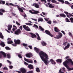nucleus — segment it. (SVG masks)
I'll return each instance as SVG.
<instances>
[{
	"instance_id": "nucleus-28",
	"label": "nucleus",
	"mask_w": 73,
	"mask_h": 73,
	"mask_svg": "<svg viewBox=\"0 0 73 73\" xmlns=\"http://www.w3.org/2000/svg\"><path fill=\"white\" fill-rule=\"evenodd\" d=\"M0 45L3 47H4V46H5V44L4 42H1L0 44Z\"/></svg>"
},
{
	"instance_id": "nucleus-26",
	"label": "nucleus",
	"mask_w": 73,
	"mask_h": 73,
	"mask_svg": "<svg viewBox=\"0 0 73 73\" xmlns=\"http://www.w3.org/2000/svg\"><path fill=\"white\" fill-rule=\"evenodd\" d=\"M60 16H61V17H66V15H65L64 14L62 13V14H60Z\"/></svg>"
},
{
	"instance_id": "nucleus-10",
	"label": "nucleus",
	"mask_w": 73,
	"mask_h": 73,
	"mask_svg": "<svg viewBox=\"0 0 73 73\" xmlns=\"http://www.w3.org/2000/svg\"><path fill=\"white\" fill-rule=\"evenodd\" d=\"M21 32L20 31V30L19 29H18L16 31H15V33H14V34L15 35H19L20 33H21Z\"/></svg>"
},
{
	"instance_id": "nucleus-7",
	"label": "nucleus",
	"mask_w": 73,
	"mask_h": 73,
	"mask_svg": "<svg viewBox=\"0 0 73 73\" xmlns=\"http://www.w3.org/2000/svg\"><path fill=\"white\" fill-rule=\"evenodd\" d=\"M62 36V34L60 33H59L58 35H57L56 37L57 39H59L61 38Z\"/></svg>"
},
{
	"instance_id": "nucleus-38",
	"label": "nucleus",
	"mask_w": 73,
	"mask_h": 73,
	"mask_svg": "<svg viewBox=\"0 0 73 73\" xmlns=\"http://www.w3.org/2000/svg\"><path fill=\"white\" fill-rule=\"evenodd\" d=\"M36 71L37 72H40V69L38 68H36Z\"/></svg>"
},
{
	"instance_id": "nucleus-6",
	"label": "nucleus",
	"mask_w": 73,
	"mask_h": 73,
	"mask_svg": "<svg viewBox=\"0 0 73 73\" xmlns=\"http://www.w3.org/2000/svg\"><path fill=\"white\" fill-rule=\"evenodd\" d=\"M29 12L32 13V14H37L39 13V11H35L34 10H29Z\"/></svg>"
},
{
	"instance_id": "nucleus-23",
	"label": "nucleus",
	"mask_w": 73,
	"mask_h": 73,
	"mask_svg": "<svg viewBox=\"0 0 73 73\" xmlns=\"http://www.w3.org/2000/svg\"><path fill=\"white\" fill-rule=\"evenodd\" d=\"M36 35H37V39L38 40H41V38H40V36H39V35H38V34L37 33H36Z\"/></svg>"
},
{
	"instance_id": "nucleus-32",
	"label": "nucleus",
	"mask_w": 73,
	"mask_h": 73,
	"mask_svg": "<svg viewBox=\"0 0 73 73\" xmlns=\"http://www.w3.org/2000/svg\"><path fill=\"white\" fill-rule=\"evenodd\" d=\"M39 29H40L41 31H44V29L41 27V26H39Z\"/></svg>"
},
{
	"instance_id": "nucleus-34",
	"label": "nucleus",
	"mask_w": 73,
	"mask_h": 73,
	"mask_svg": "<svg viewBox=\"0 0 73 73\" xmlns=\"http://www.w3.org/2000/svg\"><path fill=\"white\" fill-rule=\"evenodd\" d=\"M70 22L72 23H73V18L72 17V18H70Z\"/></svg>"
},
{
	"instance_id": "nucleus-18",
	"label": "nucleus",
	"mask_w": 73,
	"mask_h": 73,
	"mask_svg": "<svg viewBox=\"0 0 73 73\" xmlns=\"http://www.w3.org/2000/svg\"><path fill=\"white\" fill-rule=\"evenodd\" d=\"M5 11L3 9H0V15H3V12H4Z\"/></svg>"
},
{
	"instance_id": "nucleus-12",
	"label": "nucleus",
	"mask_w": 73,
	"mask_h": 73,
	"mask_svg": "<svg viewBox=\"0 0 73 73\" xmlns=\"http://www.w3.org/2000/svg\"><path fill=\"white\" fill-rule=\"evenodd\" d=\"M31 56H33L32 54L31 53H28L26 55V57L28 58H31Z\"/></svg>"
},
{
	"instance_id": "nucleus-4",
	"label": "nucleus",
	"mask_w": 73,
	"mask_h": 73,
	"mask_svg": "<svg viewBox=\"0 0 73 73\" xmlns=\"http://www.w3.org/2000/svg\"><path fill=\"white\" fill-rule=\"evenodd\" d=\"M14 41L15 42V44H13L12 45H13L14 46H16L17 44H20V42H21L20 40L19 39H18L17 40L15 39L14 40Z\"/></svg>"
},
{
	"instance_id": "nucleus-47",
	"label": "nucleus",
	"mask_w": 73,
	"mask_h": 73,
	"mask_svg": "<svg viewBox=\"0 0 73 73\" xmlns=\"http://www.w3.org/2000/svg\"><path fill=\"white\" fill-rule=\"evenodd\" d=\"M16 24L18 25H20V23H19L17 22V21H16Z\"/></svg>"
},
{
	"instance_id": "nucleus-62",
	"label": "nucleus",
	"mask_w": 73,
	"mask_h": 73,
	"mask_svg": "<svg viewBox=\"0 0 73 73\" xmlns=\"http://www.w3.org/2000/svg\"><path fill=\"white\" fill-rule=\"evenodd\" d=\"M28 46L29 47L30 49H32L31 46Z\"/></svg>"
},
{
	"instance_id": "nucleus-14",
	"label": "nucleus",
	"mask_w": 73,
	"mask_h": 73,
	"mask_svg": "<svg viewBox=\"0 0 73 73\" xmlns=\"http://www.w3.org/2000/svg\"><path fill=\"white\" fill-rule=\"evenodd\" d=\"M48 7L50 8H53L54 6L52 4H50V3H48Z\"/></svg>"
},
{
	"instance_id": "nucleus-15",
	"label": "nucleus",
	"mask_w": 73,
	"mask_h": 73,
	"mask_svg": "<svg viewBox=\"0 0 73 73\" xmlns=\"http://www.w3.org/2000/svg\"><path fill=\"white\" fill-rule=\"evenodd\" d=\"M69 47H70V44L68 43L67 44V46L64 48V50H66V49H68Z\"/></svg>"
},
{
	"instance_id": "nucleus-49",
	"label": "nucleus",
	"mask_w": 73,
	"mask_h": 73,
	"mask_svg": "<svg viewBox=\"0 0 73 73\" xmlns=\"http://www.w3.org/2000/svg\"><path fill=\"white\" fill-rule=\"evenodd\" d=\"M1 4H5V1H1Z\"/></svg>"
},
{
	"instance_id": "nucleus-22",
	"label": "nucleus",
	"mask_w": 73,
	"mask_h": 73,
	"mask_svg": "<svg viewBox=\"0 0 73 73\" xmlns=\"http://www.w3.org/2000/svg\"><path fill=\"white\" fill-rule=\"evenodd\" d=\"M30 34L31 35V37H32V38H34V37H36V35L31 33H30Z\"/></svg>"
},
{
	"instance_id": "nucleus-33",
	"label": "nucleus",
	"mask_w": 73,
	"mask_h": 73,
	"mask_svg": "<svg viewBox=\"0 0 73 73\" xmlns=\"http://www.w3.org/2000/svg\"><path fill=\"white\" fill-rule=\"evenodd\" d=\"M0 37L1 38H4V36H3V35L2 34V33L0 32Z\"/></svg>"
},
{
	"instance_id": "nucleus-35",
	"label": "nucleus",
	"mask_w": 73,
	"mask_h": 73,
	"mask_svg": "<svg viewBox=\"0 0 73 73\" xmlns=\"http://www.w3.org/2000/svg\"><path fill=\"white\" fill-rule=\"evenodd\" d=\"M7 57L8 58H11V56L10 55V54H8L7 55Z\"/></svg>"
},
{
	"instance_id": "nucleus-60",
	"label": "nucleus",
	"mask_w": 73,
	"mask_h": 73,
	"mask_svg": "<svg viewBox=\"0 0 73 73\" xmlns=\"http://www.w3.org/2000/svg\"><path fill=\"white\" fill-rule=\"evenodd\" d=\"M24 64H25V65H27H27H28V64L26 62H24Z\"/></svg>"
},
{
	"instance_id": "nucleus-39",
	"label": "nucleus",
	"mask_w": 73,
	"mask_h": 73,
	"mask_svg": "<svg viewBox=\"0 0 73 73\" xmlns=\"http://www.w3.org/2000/svg\"><path fill=\"white\" fill-rule=\"evenodd\" d=\"M8 44H12L13 43V41L12 40L9 41L7 42Z\"/></svg>"
},
{
	"instance_id": "nucleus-54",
	"label": "nucleus",
	"mask_w": 73,
	"mask_h": 73,
	"mask_svg": "<svg viewBox=\"0 0 73 73\" xmlns=\"http://www.w3.org/2000/svg\"><path fill=\"white\" fill-rule=\"evenodd\" d=\"M61 32L63 33V34H64V35H65V32L63 31H61Z\"/></svg>"
},
{
	"instance_id": "nucleus-29",
	"label": "nucleus",
	"mask_w": 73,
	"mask_h": 73,
	"mask_svg": "<svg viewBox=\"0 0 73 73\" xmlns=\"http://www.w3.org/2000/svg\"><path fill=\"white\" fill-rule=\"evenodd\" d=\"M54 31L55 32H59V31L57 27H55L54 28Z\"/></svg>"
},
{
	"instance_id": "nucleus-11",
	"label": "nucleus",
	"mask_w": 73,
	"mask_h": 73,
	"mask_svg": "<svg viewBox=\"0 0 73 73\" xmlns=\"http://www.w3.org/2000/svg\"><path fill=\"white\" fill-rule=\"evenodd\" d=\"M45 32L46 33V34H47V35H49V36H50L51 37H53V35H52V34H51L50 33V32H49L48 31H45Z\"/></svg>"
},
{
	"instance_id": "nucleus-21",
	"label": "nucleus",
	"mask_w": 73,
	"mask_h": 73,
	"mask_svg": "<svg viewBox=\"0 0 73 73\" xmlns=\"http://www.w3.org/2000/svg\"><path fill=\"white\" fill-rule=\"evenodd\" d=\"M28 68L29 69H33V65L32 64H29L28 65Z\"/></svg>"
},
{
	"instance_id": "nucleus-25",
	"label": "nucleus",
	"mask_w": 73,
	"mask_h": 73,
	"mask_svg": "<svg viewBox=\"0 0 73 73\" xmlns=\"http://www.w3.org/2000/svg\"><path fill=\"white\" fill-rule=\"evenodd\" d=\"M0 53H1V54H3V56H4V57H6V54L3 52L1 51Z\"/></svg>"
},
{
	"instance_id": "nucleus-5",
	"label": "nucleus",
	"mask_w": 73,
	"mask_h": 73,
	"mask_svg": "<svg viewBox=\"0 0 73 73\" xmlns=\"http://www.w3.org/2000/svg\"><path fill=\"white\" fill-rule=\"evenodd\" d=\"M63 64L64 65L65 67L67 68L68 71H70V70H73V68H71L69 67L68 65L66 64H65V62H63Z\"/></svg>"
},
{
	"instance_id": "nucleus-51",
	"label": "nucleus",
	"mask_w": 73,
	"mask_h": 73,
	"mask_svg": "<svg viewBox=\"0 0 73 73\" xmlns=\"http://www.w3.org/2000/svg\"><path fill=\"white\" fill-rule=\"evenodd\" d=\"M33 71H30L29 72H27L26 73H33Z\"/></svg>"
},
{
	"instance_id": "nucleus-57",
	"label": "nucleus",
	"mask_w": 73,
	"mask_h": 73,
	"mask_svg": "<svg viewBox=\"0 0 73 73\" xmlns=\"http://www.w3.org/2000/svg\"><path fill=\"white\" fill-rule=\"evenodd\" d=\"M9 5H12V6H15V5H13L12 3H9Z\"/></svg>"
},
{
	"instance_id": "nucleus-31",
	"label": "nucleus",
	"mask_w": 73,
	"mask_h": 73,
	"mask_svg": "<svg viewBox=\"0 0 73 73\" xmlns=\"http://www.w3.org/2000/svg\"><path fill=\"white\" fill-rule=\"evenodd\" d=\"M62 60L60 59H58L56 60V62H58L61 63Z\"/></svg>"
},
{
	"instance_id": "nucleus-27",
	"label": "nucleus",
	"mask_w": 73,
	"mask_h": 73,
	"mask_svg": "<svg viewBox=\"0 0 73 73\" xmlns=\"http://www.w3.org/2000/svg\"><path fill=\"white\" fill-rule=\"evenodd\" d=\"M51 2L52 3H55V4H59V3L57 2L55 0H52Z\"/></svg>"
},
{
	"instance_id": "nucleus-56",
	"label": "nucleus",
	"mask_w": 73,
	"mask_h": 73,
	"mask_svg": "<svg viewBox=\"0 0 73 73\" xmlns=\"http://www.w3.org/2000/svg\"><path fill=\"white\" fill-rule=\"evenodd\" d=\"M64 13H65V14H66V15H68V14L69 13H68V12H67L66 11H64Z\"/></svg>"
},
{
	"instance_id": "nucleus-52",
	"label": "nucleus",
	"mask_w": 73,
	"mask_h": 73,
	"mask_svg": "<svg viewBox=\"0 0 73 73\" xmlns=\"http://www.w3.org/2000/svg\"><path fill=\"white\" fill-rule=\"evenodd\" d=\"M21 55L19 54L18 55V56L19 58H22V56H21Z\"/></svg>"
},
{
	"instance_id": "nucleus-40",
	"label": "nucleus",
	"mask_w": 73,
	"mask_h": 73,
	"mask_svg": "<svg viewBox=\"0 0 73 73\" xmlns=\"http://www.w3.org/2000/svg\"><path fill=\"white\" fill-rule=\"evenodd\" d=\"M65 4H69V5H70V4L69 3V2L68 1H66L65 2Z\"/></svg>"
},
{
	"instance_id": "nucleus-36",
	"label": "nucleus",
	"mask_w": 73,
	"mask_h": 73,
	"mask_svg": "<svg viewBox=\"0 0 73 73\" xmlns=\"http://www.w3.org/2000/svg\"><path fill=\"white\" fill-rule=\"evenodd\" d=\"M33 27H35V28L36 29H37L38 28V26L37 25H34V26H33Z\"/></svg>"
},
{
	"instance_id": "nucleus-2",
	"label": "nucleus",
	"mask_w": 73,
	"mask_h": 73,
	"mask_svg": "<svg viewBox=\"0 0 73 73\" xmlns=\"http://www.w3.org/2000/svg\"><path fill=\"white\" fill-rule=\"evenodd\" d=\"M19 71H16L18 73H25L27 72V70L25 68H21L19 69Z\"/></svg>"
},
{
	"instance_id": "nucleus-16",
	"label": "nucleus",
	"mask_w": 73,
	"mask_h": 73,
	"mask_svg": "<svg viewBox=\"0 0 73 73\" xmlns=\"http://www.w3.org/2000/svg\"><path fill=\"white\" fill-rule=\"evenodd\" d=\"M34 50H35L36 53H39V52H40V49H39L38 48L36 47H35Z\"/></svg>"
},
{
	"instance_id": "nucleus-42",
	"label": "nucleus",
	"mask_w": 73,
	"mask_h": 73,
	"mask_svg": "<svg viewBox=\"0 0 73 73\" xmlns=\"http://www.w3.org/2000/svg\"><path fill=\"white\" fill-rule=\"evenodd\" d=\"M5 48L7 50H10V49H11V48L8 47H6Z\"/></svg>"
},
{
	"instance_id": "nucleus-30",
	"label": "nucleus",
	"mask_w": 73,
	"mask_h": 73,
	"mask_svg": "<svg viewBox=\"0 0 73 73\" xmlns=\"http://www.w3.org/2000/svg\"><path fill=\"white\" fill-rule=\"evenodd\" d=\"M67 17H69V18L70 17V16H72V15L71 14H70V13H68L67 15H66Z\"/></svg>"
},
{
	"instance_id": "nucleus-41",
	"label": "nucleus",
	"mask_w": 73,
	"mask_h": 73,
	"mask_svg": "<svg viewBox=\"0 0 73 73\" xmlns=\"http://www.w3.org/2000/svg\"><path fill=\"white\" fill-rule=\"evenodd\" d=\"M25 24L26 25H29L30 26L31 25H32V24L30 23H26Z\"/></svg>"
},
{
	"instance_id": "nucleus-19",
	"label": "nucleus",
	"mask_w": 73,
	"mask_h": 73,
	"mask_svg": "<svg viewBox=\"0 0 73 73\" xmlns=\"http://www.w3.org/2000/svg\"><path fill=\"white\" fill-rule=\"evenodd\" d=\"M41 44L42 46H46V43L44 41H42Z\"/></svg>"
},
{
	"instance_id": "nucleus-61",
	"label": "nucleus",
	"mask_w": 73,
	"mask_h": 73,
	"mask_svg": "<svg viewBox=\"0 0 73 73\" xmlns=\"http://www.w3.org/2000/svg\"><path fill=\"white\" fill-rule=\"evenodd\" d=\"M69 35L70 36H71V37H72V33H69Z\"/></svg>"
},
{
	"instance_id": "nucleus-50",
	"label": "nucleus",
	"mask_w": 73,
	"mask_h": 73,
	"mask_svg": "<svg viewBox=\"0 0 73 73\" xmlns=\"http://www.w3.org/2000/svg\"><path fill=\"white\" fill-rule=\"evenodd\" d=\"M68 42H66L64 43H63V45L65 46V45H66L67 43Z\"/></svg>"
},
{
	"instance_id": "nucleus-17",
	"label": "nucleus",
	"mask_w": 73,
	"mask_h": 73,
	"mask_svg": "<svg viewBox=\"0 0 73 73\" xmlns=\"http://www.w3.org/2000/svg\"><path fill=\"white\" fill-rule=\"evenodd\" d=\"M17 8L20 12H24V11H23V9H21V8H20V7H19V6H17Z\"/></svg>"
},
{
	"instance_id": "nucleus-13",
	"label": "nucleus",
	"mask_w": 73,
	"mask_h": 73,
	"mask_svg": "<svg viewBox=\"0 0 73 73\" xmlns=\"http://www.w3.org/2000/svg\"><path fill=\"white\" fill-rule=\"evenodd\" d=\"M24 60L25 61L27 62H28V63H31V64H33V60H29V59H26V58H24Z\"/></svg>"
},
{
	"instance_id": "nucleus-3",
	"label": "nucleus",
	"mask_w": 73,
	"mask_h": 73,
	"mask_svg": "<svg viewBox=\"0 0 73 73\" xmlns=\"http://www.w3.org/2000/svg\"><path fill=\"white\" fill-rule=\"evenodd\" d=\"M63 62H64V64H66L67 65V64H70V62L71 64V65H73V62L71 59H67Z\"/></svg>"
},
{
	"instance_id": "nucleus-44",
	"label": "nucleus",
	"mask_w": 73,
	"mask_h": 73,
	"mask_svg": "<svg viewBox=\"0 0 73 73\" xmlns=\"http://www.w3.org/2000/svg\"><path fill=\"white\" fill-rule=\"evenodd\" d=\"M58 1L59 2H61V3H64V1L63 0H58Z\"/></svg>"
},
{
	"instance_id": "nucleus-37",
	"label": "nucleus",
	"mask_w": 73,
	"mask_h": 73,
	"mask_svg": "<svg viewBox=\"0 0 73 73\" xmlns=\"http://www.w3.org/2000/svg\"><path fill=\"white\" fill-rule=\"evenodd\" d=\"M65 20L66 22H68V23H69V22H70V21H69V19H68L67 18H66Z\"/></svg>"
},
{
	"instance_id": "nucleus-43",
	"label": "nucleus",
	"mask_w": 73,
	"mask_h": 73,
	"mask_svg": "<svg viewBox=\"0 0 73 73\" xmlns=\"http://www.w3.org/2000/svg\"><path fill=\"white\" fill-rule=\"evenodd\" d=\"M3 70H8V69L7 67H5L4 68H3Z\"/></svg>"
},
{
	"instance_id": "nucleus-9",
	"label": "nucleus",
	"mask_w": 73,
	"mask_h": 73,
	"mask_svg": "<svg viewBox=\"0 0 73 73\" xmlns=\"http://www.w3.org/2000/svg\"><path fill=\"white\" fill-rule=\"evenodd\" d=\"M32 6L33 7H35L36 8H39V5L36 3H34L32 4Z\"/></svg>"
},
{
	"instance_id": "nucleus-63",
	"label": "nucleus",
	"mask_w": 73,
	"mask_h": 73,
	"mask_svg": "<svg viewBox=\"0 0 73 73\" xmlns=\"http://www.w3.org/2000/svg\"><path fill=\"white\" fill-rule=\"evenodd\" d=\"M11 15H13V16H15V15H16V14H15V13H11Z\"/></svg>"
},
{
	"instance_id": "nucleus-55",
	"label": "nucleus",
	"mask_w": 73,
	"mask_h": 73,
	"mask_svg": "<svg viewBox=\"0 0 73 73\" xmlns=\"http://www.w3.org/2000/svg\"><path fill=\"white\" fill-rule=\"evenodd\" d=\"M9 67L10 69H12L13 68V66H9Z\"/></svg>"
},
{
	"instance_id": "nucleus-8",
	"label": "nucleus",
	"mask_w": 73,
	"mask_h": 73,
	"mask_svg": "<svg viewBox=\"0 0 73 73\" xmlns=\"http://www.w3.org/2000/svg\"><path fill=\"white\" fill-rule=\"evenodd\" d=\"M23 27L27 31H30V29L26 25H24L23 26Z\"/></svg>"
},
{
	"instance_id": "nucleus-58",
	"label": "nucleus",
	"mask_w": 73,
	"mask_h": 73,
	"mask_svg": "<svg viewBox=\"0 0 73 73\" xmlns=\"http://www.w3.org/2000/svg\"><path fill=\"white\" fill-rule=\"evenodd\" d=\"M44 20H45V21H48V20H49V18H48V19L44 18Z\"/></svg>"
},
{
	"instance_id": "nucleus-24",
	"label": "nucleus",
	"mask_w": 73,
	"mask_h": 73,
	"mask_svg": "<svg viewBox=\"0 0 73 73\" xmlns=\"http://www.w3.org/2000/svg\"><path fill=\"white\" fill-rule=\"evenodd\" d=\"M43 19L41 18H39L38 19V22H39V21H43Z\"/></svg>"
},
{
	"instance_id": "nucleus-45",
	"label": "nucleus",
	"mask_w": 73,
	"mask_h": 73,
	"mask_svg": "<svg viewBox=\"0 0 73 73\" xmlns=\"http://www.w3.org/2000/svg\"><path fill=\"white\" fill-rule=\"evenodd\" d=\"M58 1L59 2H61V3H64V1L63 0H58Z\"/></svg>"
},
{
	"instance_id": "nucleus-20",
	"label": "nucleus",
	"mask_w": 73,
	"mask_h": 73,
	"mask_svg": "<svg viewBox=\"0 0 73 73\" xmlns=\"http://www.w3.org/2000/svg\"><path fill=\"white\" fill-rule=\"evenodd\" d=\"M12 27V25H8V29L9 31H11V28Z\"/></svg>"
},
{
	"instance_id": "nucleus-59",
	"label": "nucleus",
	"mask_w": 73,
	"mask_h": 73,
	"mask_svg": "<svg viewBox=\"0 0 73 73\" xmlns=\"http://www.w3.org/2000/svg\"><path fill=\"white\" fill-rule=\"evenodd\" d=\"M7 62L8 63H9L10 64H11V62H10V61L8 60H7Z\"/></svg>"
},
{
	"instance_id": "nucleus-64",
	"label": "nucleus",
	"mask_w": 73,
	"mask_h": 73,
	"mask_svg": "<svg viewBox=\"0 0 73 73\" xmlns=\"http://www.w3.org/2000/svg\"><path fill=\"white\" fill-rule=\"evenodd\" d=\"M62 70H64V71H65V68L64 67H62Z\"/></svg>"
},
{
	"instance_id": "nucleus-46",
	"label": "nucleus",
	"mask_w": 73,
	"mask_h": 73,
	"mask_svg": "<svg viewBox=\"0 0 73 73\" xmlns=\"http://www.w3.org/2000/svg\"><path fill=\"white\" fill-rule=\"evenodd\" d=\"M23 45L24 46L27 47V46H28V44L25 43L23 44Z\"/></svg>"
},
{
	"instance_id": "nucleus-1",
	"label": "nucleus",
	"mask_w": 73,
	"mask_h": 73,
	"mask_svg": "<svg viewBox=\"0 0 73 73\" xmlns=\"http://www.w3.org/2000/svg\"><path fill=\"white\" fill-rule=\"evenodd\" d=\"M39 55L42 61H43L46 65H48L50 62L52 65H55L56 64L54 61L52 59H50V61L48 60L49 59V58L48 57V56L44 52L42 51L40 52H39Z\"/></svg>"
},
{
	"instance_id": "nucleus-48",
	"label": "nucleus",
	"mask_w": 73,
	"mask_h": 73,
	"mask_svg": "<svg viewBox=\"0 0 73 73\" xmlns=\"http://www.w3.org/2000/svg\"><path fill=\"white\" fill-rule=\"evenodd\" d=\"M16 29H17V27H15V28H13L12 30L13 32H14V31H15V30H16Z\"/></svg>"
},
{
	"instance_id": "nucleus-53",
	"label": "nucleus",
	"mask_w": 73,
	"mask_h": 73,
	"mask_svg": "<svg viewBox=\"0 0 73 73\" xmlns=\"http://www.w3.org/2000/svg\"><path fill=\"white\" fill-rule=\"evenodd\" d=\"M47 23L49 24H52V22H51V21H50L47 22Z\"/></svg>"
}]
</instances>
